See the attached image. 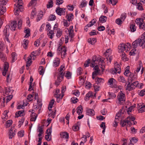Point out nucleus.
Wrapping results in <instances>:
<instances>
[{
    "mask_svg": "<svg viewBox=\"0 0 145 145\" xmlns=\"http://www.w3.org/2000/svg\"><path fill=\"white\" fill-rule=\"evenodd\" d=\"M140 39L141 40L142 42H143V44L145 45V32L143 33Z\"/></svg>",
    "mask_w": 145,
    "mask_h": 145,
    "instance_id": "nucleus-46",
    "label": "nucleus"
},
{
    "mask_svg": "<svg viewBox=\"0 0 145 145\" xmlns=\"http://www.w3.org/2000/svg\"><path fill=\"white\" fill-rule=\"evenodd\" d=\"M104 60L101 58H97L95 56L93 57L92 60L91 62L90 65L91 67H94L93 70L94 71L92 74V78L93 79L95 78L96 76L100 74V70L98 66L97 65H96L94 67L95 64L98 63L99 65H101V67H103L104 65Z\"/></svg>",
    "mask_w": 145,
    "mask_h": 145,
    "instance_id": "nucleus-1",
    "label": "nucleus"
},
{
    "mask_svg": "<svg viewBox=\"0 0 145 145\" xmlns=\"http://www.w3.org/2000/svg\"><path fill=\"white\" fill-rule=\"evenodd\" d=\"M77 113L79 115L82 113L83 111V108L82 106L80 105L77 108Z\"/></svg>",
    "mask_w": 145,
    "mask_h": 145,
    "instance_id": "nucleus-36",
    "label": "nucleus"
},
{
    "mask_svg": "<svg viewBox=\"0 0 145 145\" xmlns=\"http://www.w3.org/2000/svg\"><path fill=\"white\" fill-rule=\"evenodd\" d=\"M17 23L16 22H12L9 26L10 29L12 31H14L16 27Z\"/></svg>",
    "mask_w": 145,
    "mask_h": 145,
    "instance_id": "nucleus-22",
    "label": "nucleus"
},
{
    "mask_svg": "<svg viewBox=\"0 0 145 145\" xmlns=\"http://www.w3.org/2000/svg\"><path fill=\"white\" fill-rule=\"evenodd\" d=\"M25 112L23 110H19L15 114V117L18 118L19 116H23L25 115Z\"/></svg>",
    "mask_w": 145,
    "mask_h": 145,
    "instance_id": "nucleus-20",
    "label": "nucleus"
},
{
    "mask_svg": "<svg viewBox=\"0 0 145 145\" xmlns=\"http://www.w3.org/2000/svg\"><path fill=\"white\" fill-rule=\"evenodd\" d=\"M47 35L50 38L52 39L54 35V33L53 31L51 30H50L48 33Z\"/></svg>",
    "mask_w": 145,
    "mask_h": 145,
    "instance_id": "nucleus-43",
    "label": "nucleus"
},
{
    "mask_svg": "<svg viewBox=\"0 0 145 145\" xmlns=\"http://www.w3.org/2000/svg\"><path fill=\"white\" fill-rule=\"evenodd\" d=\"M25 33H26L25 37L27 38L30 36V31L29 29H27L24 31Z\"/></svg>",
    "mask_w": 145,
    "mask_h": 145,
    "instance_id": "nucleus-47",
    "label": "nucleus"
},
{
    "mask_svg": "<svg viewBox=\"0 0 145 145\" xmlns=\"http://www.w3.org/2000/svg\"><path fill=\"white\" fill-rule=\"evenodd\" d=\"M107 19V18L106 16H101L99 18V20L101 23H104L106 22Z\"/></svg>",
    "mask_w": 145,
    "mask_h": 145,
    "instance_id": "nucleus-30",
    "label": "nucleus"
},
{
    "mask_svg": "<svg viewBox=\"0 0 145 145\" xmlns=\"http://www.w3.org/2000/svg\"><path fill=\"white\" fill-rule=\"evenodd\" d=\"M137 78V74H134L132 75L129 74L128 78V82H132L136 80Z\"/></svg>",
    "mask_w": 145,
    "mask_h": 145,
    "instance_id": "nucleus-17",
    "label": "nucleus"
},
{
    "mask_svg": "<svg viewBox=\"0 0 145 145\" xmlns=\"http://www.w3.org/2000/svg\"><path fill=\"white\" fill-rule=\"evenodd\" d=\"M8 64L7 62H5L4 65L3 70V74L4 76H5L7 71L8 69Z\"/></svg>",
    "mask_w": 145,
    "mask_h": 145,
    "instance_id": "nucleus-14",
    "label": "nucleus"
},
{
    "mask_svg": "<svg viewBox=\"0 0 145 145\" xmlns=\"http://www.w3.org/2000/svg\"><path fill=\"white\" fill-rule=\"evenodd\" d=\"M136 49L134 48L129 52V54L130 56H133L136 54Z\"/></svg>",
    "mask_w": 145,
    "mask_h": 145,
    "instance_id": "nucleus-57",
    "label": "nucleus"
},
{
    "mask_svg": "<svg viewBox=\"0 0 145 145\" xmlns=\"http://www.w3.org/2000/svg\"><path fill=\"white\" fill-rule=\"evenodd\" d=\"M95 81L97 84L103 83L104 82V80L102 78L96 77L95 79Z\"/></svg>",
    "mask_w": 145,
    "mask_h": 145,
    "instance_id": "nucleus-28",
    "label": "nucleus"
},
{
    "mask_svg": "<svg viewBox=\"0 0 145 145\" xmlns=\"http://www.w3.org/2000/svg\"><path fill=\"white\" fill-rule=\"evenodd\" d=\"M121 111H119V112L116 114V116L115 117V120L114 121L116 123H118L119 122V119L118 118L121 115Z\"/></svg>",
    "mask_w": 145,
    "mask_h": 145,
    "instance_id": "nucleus-37",
    "label": "nucleus"
},
{
    "mask_svg": "<svg viewBox=\"0 0 145 145\" xmlns=\"http://www.w3.org/2000/svg\"><path fill=\"white\" fill-rule=\"evenodd\" d=\"M32 113L30 120L31 121H35L36 120L37 116L36 114L34 113V111L33 110H32Z\"/></svg>",
    "mask_w": 145,
    "mask_h": 145,
    "instance_id": "nucleus-21",
    "label": "nucleus"
},
{
    "mask_svg": "<svg viewBox=\"0 0 145 145\" xmlns=\"http://www.w3.org/2000/svg\"><path fill=\"white\" fill-rule=\"evenodd\" d=\"M135 118L132 115H129L127 117V118L125 119L124 120L121 121V124L123 127L125 126H127L131 125L132 124L131 121L135 120Z\"/></svg>",
    "mask_w": 145,
    "mask_h": 145,
    "instance_id": "nucleus-4",
    "label": "nucleus"
},
{
    "mask_svg": "<svg viewBox=\"0 0 145 145\" xmlns=\"http://www.w3.org/2000/svg\"><path fill=\"white\" fill-rule=\"evenodd\" d=\"M37 105L36 106L35 108L37 109H39V110H40L41 106H42V103H41V101L38 99L37 100Z\"/></svg>",
    "mask_w": 145,
    "mask_h": 145,
    "instance_id": "nucleus-27",
    "label": "nucleus"
},
{
    "mask_svg": "<svg viewBox=\"0 0 145 145\" xmlns=\"http://www.w3.org/2000/svg\"><path fill=\"white\" fill-rule=\"evenodd\" d=\"M143 43L141 40L140 39H138L132 43V45L135 48H136L138 46H139L142 47V48H144L145 47V45H144Z\"/></svg>",
    "mask_w": 145,
    "mask_h": 145,
    "instance_id": "nucleus-10",
    "label": "nucleus"
},
{
    "mask_svg": "<svg viewBox=\"0 0 145 145\" xmlns=\"http://www.w3.org/2000/svg\"><path fill=\"white\" fill-rule=\"evenodd\" d=\"M37 105L36 106L35 108L37 109H39V110H40L41 106H42V103H41V101L38 99L37 100Z\"/></svg>",
    "mask_w": 145,
    "mask_h": 145,
    "instance_id": "nucleus-26",
    "label": "nucleus"
},
{
    "mask_svg": "<svg viewBox=\"0 0 145 145\" xmlns=\"http://www.w3.org/2000/svg\"><path fill=\"white\" fill-rule=\"evenodd\" d=\"M61 135L62 137L65 138V139H67L69 138V134L66 132H64L62 133Z\"/></svg>",
    "mask_w": 145,
    "mask_h": 145,
    "instance_id": "nucleus-38",
    "label": "nucleus"
},
{
    "mask_svg": "<svg viewBox=\"0 0 145 145\" xmlns=\"http://www.w3.org/2000/svg\"><path fill=\"white\" fill-rule=\"evenodd\" d=\"M137 8L139 10H143V8L142 7V4L140 3H138L137 4Z\"/></svg>",
    "mask_w": 145,
    "mask_h": 145,
    "instance_id": "nucleus-63",
    "label": "nucleus"
},
{
    "mask_svg": "<svg viewBox=\"0 0 145 145\" xmlns=\"http://www.w3.org/2000/svg\"><path fill=\"white\" fill-rule=\"evenodd\" d=\"M121 72V69L119 64L116 62L114 64V68L112 69L111 73L113 74H120Z\"/></svg>",
    "mask_w": 145,
    "mask_h": 145,
    "instance_id": "nucleus-9",
    "label": "nucleus"
},
{
    "mask_svg": "<svg viewBox=\"0 0 145 145\" xmlns=\"http://www.w3.org/2000/svg\"><path fill=\"white\" fill-rule=\"evenodd\" d=\"M131 83V82H129V83L126 87V90H127L129 91H131L135 89L134 88V87L133 86V85H132Z\"/></svg>",
    "mask_w": 145,
    "mask_h": 145,
    "instance_id": "nucleus-23",
    "label": "nucleus"
},
{
    "mask_svg": "<svg viewBox=\"0 0 145 145\" xmlns=\"http://www.w3.org/2000/svg\"><path fill=\"white\" fill-rule=\"evenodd\" d=\"M130 28L132 32H134L136 30V27L135 24H131L130 25Z\"/></svg>",
    "mask_w": 145,
    "mask_h": 145,
    "instance_id": "nucleus-35",
    "label": "nucleus"
},
{
    "mask_svg": "<svg viewBox=\"0 0 145 145\" xmlns=\"http://www.w3.org/2000/svg\"><path fill=\"white\" fill-rule=\"evenodd\" d=\"M117 98L118 104L121 105L125 103V94L122 91H120L119 93L117 96Z\"/></svg>",
    "mask_w": 145,
    "mask_h": 145,
    "instance_id": "nucleus-8",
    "label": "nucleus"
},
{
    "mask_svg": "<svg viewBox=\"0 0 145 145\" xmlns=\"http://www.w3.org/2000/svg\"><path fill=\"white\" fill-rule=\"evenodd\" d=\"M138 111L140 113H142L145 112V105L142 106L138 110Z\"/></svg>",
    "mask_w": 145,
    "mask_h": 145,
    "instance_id": "nucleus-64",
    "label": "nucleus"
},
{
    "mask_svg": "<svg viewBox=\"0 0 145 145\" xmlns=\"http://www.w3.org/2000/svg\"><path fill=\"white\" fill-rule=\"evenodd\" d=\"M96 22V20L95 19H93L91 20V22H90L89 24H88L86 26H85V27H90L93 26L94 24H95Z\"/></svg>",
    "mask_w": 145,
    "mask_h": 145,
    "instance_id": "nucleus-40",
    "label": "nucleus"
},
{
    "mask_svg": "<svg viewBox=\"0 0 145 145\" xmlns=\"http://www.w3.org/2000/svg\"><path fill=\"white\" fill-rule=\"evenodd\" d=\"M136 24L139 25V28L145 30V22L140 18H137L135 21Z\"/></svg>",
    "mask_w": 145,
    "mask_h": 145,
    "instance_id": "nucleus-11",
    "label": "nucleus"
},
{
    "mask_svg": "<svg viewBox=\"0 0 145 145\" xmlns=\"http://www.w3.org/2000/svg\"><path fill=\"white\" fill-rule=\"evenodd\" d=\"M130 44L129 43H127L126 45L123 43H121L119 45L118 47L119 52H121L124 51L127 52L130 50Z\"/></svg>",
    "mask_w": 145,
    "mask_h": 145,
    "instance_id": "nucleus-5",
    "label": "nucleus"
},
{
    "mask_svg": "<svg viewBox=\"0 0 145 145\" xmlns=\"http://www.w3.org/2000/svg\"><path fill=\"white\" fill-rule=\"evenodd\" d=\"M87 4V2L86 1H82L80 5V7L82 8L85 7L86 6Z\"/></svg>",
    "mask_w": 145,
    "mask_h": 145,
    "instance_id": "nucleus-53",
    "label": "nucleus"
},
{
    "mask_svg": "<svg viewBox=\"0 0 145 145\" xmlns=\"http://www.w3.org/2000/svg\"><path fill=\"white\" fill-rule=\"evenodd\" d=\"M127 17V14L125 13H122L121 15L120 18L123 21H124Z\"/></svg>",
    "mask_w": 145,
    "mask_h": 145,
    "instance_id": "nucleus-58",
    "label": "nucleus"
},
{
    "mask_svg": "<svg viewBox=\"0 0 145 145\" xmlns=\"http://www.w3.org/2000/svg\"><path fill=\"white\" fill-rule=\"evenodd\" d=\"M14 129V128L13 127H12L9 131V138L10 139H12V137H14L16 134V132L15 131V130H14V131H13Z\"/></svg>",
    "mask_w": 145,
    "mask_h": 145,
    "instance_id": "nucleus-16",
    "label": "nucleus"
},
{
    "mask_svg": "<svg viewBox=\"0 0 145 145\" xmlns=\"http://www.w3.org/2000/svg\"><path fill=\"white\" fill-rule=\"evenodd\" d=\"M66 17L67 21L69 22L73 19L74 16L71 13L67 14Z\"/></svg>",
    "mask_w": 145,
    "mask_h": 145,
    "instance_id": "nucleus-25",
    "label": "nucleus"
},
{
    "mask_svg": "<svg viewBox=\"0 0 145 145\" xmlns=\"http://www.w3.org/2000/svg\"><path fill=\"white\" fill-rule=\"evenodd\" d=\"M58 70L59 73L56 82H60L61 81V80L60 78H63L65 74V72H63L65 70V66L64 65L61 66Z\"/></svg>",
    "mask_w": 145,
    "mask_h": 145,
    "instance_id": "nucleus-7",
    "label": "nucleus"
},
{
    "mask_svg": "<svg viewBox=\"0 0 145 145\" xmlns=\"http://www.w3.org/2000/svg\"><path fill=\"white\" fill-rule=\"evenodd\" d=\"M60 63V59L59 57H56L53 59L52 63V66L54 67H58Z\"/></svg>",
    "mask_w": 145,
    "mask_h": 145,
    "instance_id": "nucleus-13",
    "label": "nucleus"
},
{
    "mask_svg": "<svg viewBox=\"0 0 145 145\" xmlns=\"http://www.w3.org/2000/svg\"><path fill=\"white\" fill-rule=\"evenodd\" d=\"M29 41L26 39H25L22 42V46L24 48L26 49L27 47Z\"/></svg>",
    "mask_w": 145,
    "mask_h": 145,
    "instance_id": "nucleus-29",
    "label": "nucleus"
},
{
    "mask_svg": "<svg viewBox=\"0 0 145 145\" xmlns=\"http://www.w3.org/2000/svg\"><path fill=\"white\" fill-rule=\"evenodd\" d=\"M36 58L35 56H29L26 62V66L27 67H28L31 64V59L34 60Z\"/></svg>",
    "mask_w": 145,
    "mask_h": 145,
    "instance_id": "nucleus-15",
    "label": "nucleus"
},
{
    "mask_svg": "<svg viewBox=\"0 0 145 145\" xmlns=\"http://www.w3.org/2000/svg\"><path fill=\"white\" fill-rule=\"evenodd\" d=\"M39 71L40 75H43L44 72V67L42 66L40 67L39 69Z\"/></svg>",
    "mask_w": 145,
    "mask_h": 145,
    "instance_id": "nucleus-48",
    "label": "nucleus"
},
{
    "mask_svg": "<svg viewBox=\"0 0 145 145\" xmlns=\"http://www.w3.org/2000/svg\"><path fill=\"white\" fill-rule=\"evenodd\" d=\"M13 92L12 89H11L10 88H7L5 89V91L4 93V95L5 96L9 94L10 93H12Z\"/></svg>",
    "mask_w": 145,
    "mask_h": 145,
    "instance_id": "nucleus-19",
    "label": "nucleus"
},
{
    "mask_svg": "<svg viewBox=\"0 0 145 145\" xmlns=\"http://www.w3.org/2000/svg\"><path fill=\"white\" fill-rule=\"evenodd\" d=\"M8 0H0V6H3L6 5Z\"/></svg>",
    "mask_w": 145,
    "mask_h": 145,
    "instance_id": "nucleus-50",
    "label": "nucleus"
},
{
    "mask_svg": "<svg viewBox=\"0 0 145 145\" xmlns=\"http://www.w3.org/2000/svg\"><path fill=\"white\" fill-rule=\"evenodd\" d=\"M83 69L80 67H79L77 69V72L78 75H80L82 74Z\"/></svg>",
    "mask_w": 145,
    "mask_h": 145,
    "instance_id": "nucleus-54",
    "label": "nucleus"
},
{
    "mask_svg": "<svg viewBox=\"0 0 145 145\" xmlns=\"http://www.w3.org/2000/svg\"><path fill=\"white\" fill-rule=\"evenodd\" d=\"M71 73L69 71L67 72L65 75V77L68 79L71 78Z\"/></svg>",
    "mask_w": 145,
    "mask_h": 145,
    "instance_id": "nucleus-55",
    "label": "nucleus"
},
{
    "mask_svg": "<svg viewBox=\"0 0 145 145\" xmlns=\"http://www.w3.org/2000/svg\"><path fill=\"white\" fill-rule=\"evenodd\" d=\"M43 15V12L41 11H40L38 13L37 16V21H40L41 19H42V16Z\"/></svg>",
    "mask_w": 145,
    "mask_h": 145,
    "instance_id": "nucleus-32",
    "label": "nucleus"
},
{
    "mask_svg": "<svg viewBox=\"0 0 145 145\" xmlns=\"http://www.w3.org/2000/svg\"><path fill=\"white\" fill-rule=\"evenodd\" d=\"M36 14V12L35 11V9H33V10L32 12H31V19H33L35 15Z\"/></svg>",
    "mask_w": 145,
    "mask_h": 145,
    "instance_id": "nucleus-61",
    "label": "nucleus"
},
{
    "mask_svg": "<svg viewBox=\"0 0 145 145\" xmlns=\"http://www.w3.org/2000/svg\"><path fill=\"white\" fill-rule=\"evenodd\" d=\"M66 48L65 47L59 46L57 49V53L58 55L61 54L62 58H64L66 55Z\"/></svg>",
    "mask_w": 145,
    "mask_h": 145,
    "instance_id": "nucleus-6",
    "label": "nucleus"
},
{
    "mask_svg": "<svg viewBox=\"0 0 145 145\" xmlns=\"http://www.w3.org/2000/svg\"><path fill=\"white\" fill-rule=\"evenodd\" d=\"M92 93L91 92H89L87 93L85 98V100H88L89 99L90 97H93V95H92Z\"/></svg>",
    "mask_w": 145,
    "mask_h": 145,
    "instance_id": "nucleus-34",
    "label": "nucleus"
},
{
    "mask_svg": "<svg viewBox=\"0 0 145 145\" xmlns=\"http://www.w3.org/2000/svg\"><path fill=\"white\" fill-rule=\"evenodd\" d=\"M6 10V8L5 7L0 6V16L3 14Z\"/></svg>",
    "mask_w": 145,
    "mask_h": 145,
    "instance_id": "nucleus-31",
    "label": "nucleus"
},
{
    "mask_svg": "<svg viewBox=\"0 0 145 145\" xmlns=\"http://www.w3.org/2000/svg\"><path fill=\"white\" fill-rule=\"evenodd\" d=\"M138 141V138L135 137L132 138L131 140H130L129 144H133V143H136Z\"/></svg>",
    "mask_w": 145,
    "mask_h": 145,
    "instance_id": "nucleus-41",
    "label": "nucleus"
},
{
    "mask_svg": "<svg viewBox=\"0 0 145 145\" xmlns=\"http://www.w3.org/2000/svg\"><path fill=\"white\" fill-rule=\"evenodd\" d=\"M5 98L3 97L1 98L0 100V105H1L2 107L5 106Z\"/></svg>",
    "mask_w": 145,
    "mask_h": 145,
    "instance_id": "nucleus-49",
    "label": "nucleus"
},
{
    "mask_svg": "<svg viewBox=\"0 0 145 145\" xmlns=\"http://www.w3.org/2000/svg\"><path fill=\"white\" fill-rule=\"evenodd\" d=\"M12 61L13 62H14L17 59V56L15 53H13L12 54Z\"/></svg>",
    "mask_w": 145,
    "mask_h": 145,
    "instance_id": "nucleus-52",
    "label": "nucleus"
},
{
    "mask_svg": "<svg viewBox=\"0 0 145 145\" xmlns=\"http://www.w3.org/2000/svg\"><path fill=\"white\" fill-rule=\"evenodd\" d=\"M95 114V112L92 109H88L86 111V114L90 116H93Z\"/></svg>",
    "mask_w": 145,
    "mask_h": 145,
    "instance_id": "nucleus-24",
    "label": "nucleus"
},
{
    "mask_svg": "<svg viewBox=\"0 0 145 145\" xmlns=\"http://www.w3.org/2000/svg\"><path fill=\"white\" fill-rule=\"evenodd\" d=\"M12 121L11 120H8L6 122V126L7 127H9L12 124Z\"/></svg>",
    "mask_w": 145,
    "mask_h": 145,
    "instance_id": "nucleus-51",
    "label": "nucleus"
},
{
    "mask_svg": "<svg viewBox=\"0 0 145 145\" xmlns=\"http://www.w3.org/2000/svg\"><path fill=\"white\" fill-rule=\"evenodd\" d=\"M118 80L123 83H125V85L127 84V82L124 78L122 76H120L118 78Z\"/></svg>",
    "mask_w": 145,
    "mask_h": 145,
    "instance_id": "nucleus-33",
    "label": "nucleus"
},
{
    "mask_svg": "<svg viewBox=\"0 0 145 145\" xmlns=\"http://www.w3.org/2000/svg\"><path fill=\"white\" fill-rule=\"evenodd\" d=\"M5 45L1 42H0V52L3 51L5 48Z\"/></svg>",
    "mask_w": 145,
    "mask_h": 145,
    "instance_id": "nucleus-56",
    "label": "nucleus"
},
{
    "mask_svg": "<svg viewBox=\"0 0 145 145\" xmlns=\"http://www.w3.org/2000/svg\"><path fill=\"white\" fill-rule=\"evenodd\" d=\"M64 95V94L61 93V94L59 93L56 95H55V97L58 99H61Z\"/></svg>",
    "mask_w": 145,
    "mask_h": 145,
    "instance_id": "nucleus-59",
    "label": "nucleus"
},
{
    "mask_svg": "<svg viewBox=\"0 0 145 145\" xmlns=\"http://www.w3.org/2000/svg\"><path fill=\"white\" fill-rule=\"evenodd\" d=\"M53 2L52 0H50V1L47 4V7L48 8L52 7L53 6Z\"/></svg>",
    "mask_w": 145,
    "mask_h": 145,
    "instance_id": "nucleus-62",
    "label": "nucleus"
},
{
    "mask_svg": "<svg viewBox=\"0 0 145 145\" xmlns=\"http://www.w3.org/2000/svg\"><path fill=\"white\" fill-rule=\"evenodd\" d=\"M65 9L63 8L57 7L56 9V11L57 14L61 16L65 15Z\"/></svg>",
    "mask_w": 145,
    "mask_h": 145,
    "instance_id": "nucleus-12",
    "label": "nucleus"
},
{
    "mask_svg": "<svg viewBox=\"0 0 145 145\" xmlns=\"http://www.w3.org/2000/svg\"><path fill=\"white\" fill-rule=\"evenodd\" d=\"M8 27V26H6L3 31L4 35L5 36V37L6 38V40L8 41V42H9V40L8 39V37L9 35V33L7 32V28Z\"/></svg>",
    "mask_w": 145,
    "mask_h": 145,
    "instance_id": "nucleus-18",
    "label": "nucleus"
},
{
    "mask_svg": "<svg viewBox=\"0 0 145 145\" xmlns=\"http://www.w3.org/2000/svg\"><path fill=\"white\" fill-rule=\"evenodd\" d=\"M54 101H55L54 99H52L48 107L49 110H51L50 109L52 107Z\"/></svg>",
    "mask_w": 145,
    "mask_h": 145,
    "instance_id": "nucleus-44",
    "label": "nucleus"
},
{
    "mask_svg": "<svg viewBox=\"0 0 145 145\" xmlns=\"http://www.w3.org/2000/svg\"><path fill=\"white\" fill-rule=\"evenodd\" d=\"M121 57H122V59L123 61H127L128 60V58L126 57V56H125V54L124 52H123L122 55H121Z\"/></svg>",
    "mask_w": 145,
    "mask_h": 145,
    "instance_id": "nucleus-45",
    "label": "nucleus"
},
{
    "mask_svg": "<svg viewBox=\"0 0 145 145\" xmlns=\"http://www.w3.org/2000/svg\"><path fill=\"white\" fill-rule=\"evenodd\" d=\"M107 1L109 3H111L113 5H116L118 2L117 0H107Z\"/></svg>",
    "mask_w": 145,
    "mask_h": 145,
    "instance_id": "nucleus-42",
    "label": "nucleus"
},
{
    "mask_svg": "<svg viewBox=\"0 0 145 145\" xmlns=\"http://www.w3.org/2000/svg\"><path fill=\"white\" fill-rule=\"evenodd\" d=\"M67 31L68 32V34L69 36L68 35L67 36L66 35L65 36V42L66 43H67L68 41L69 37L70 41H72V40L74 36V30H73V27L72 26H70L69 29H67V30L65 31L66 32Z\"/></svg>",
    "mask_w": 145,
    "mask_h": 145,
    "instance_id": "nucleus-3",
    "label": "nucleus"
},
{
    "mask_svg": "<svg viewBox=\"0 0 145 145\" xmlns=\"http://www.w3.org/2000/svg\"><path fill=\"white\" fill-rule=\"evenodd\" d=\"M79 123H75L73 126L72 128L73 130L74 131H77L79 129Z\"/></svg>",
    "mask_w": 145,
    "mask_h": 145,
    "instance_id": "nucleus-39",
    "label": "nucleus"
},
{
    "mask_svg": "<svg viewBox=\"0 0 145 145\" xmlns=\"http://www.w3.org/2000/svg\"><path fill=\"white\" fill-rule=\"evenodd\" d=\"M56 17L54 15H51L49 17L48 20L49 21H53L54 20L56 19Z\"/></svg>",
    "mask_w": 145,
    "mask_h": 145,
    "instance_id": "nucleus-60",
    "label": "nucleus"
},
{
    "mask_svg": "<svg viewBox=\"0 0 145 145\" xmlns=\"http://www.w3.org/2000/svg\"><path fill=\"white\" fill-rule=\"evenodd\" d=\"M18 2L17 3L14 4V11L15 15L19 14L20 12H22L23 10V7L22 6L23 3L22 0H15Z\"/></svg>",
    "mask_w": 145,
    "mask_h": 145,
    "instance_id": "nucleus-2",
    "label": "nucleus"
}]
</instances>
